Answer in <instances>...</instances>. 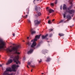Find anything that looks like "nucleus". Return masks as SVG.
<instances>
[{
  "instance_id": "10",
  "label": "nucleus",
  "mask_w": 75,
  "mask_h": 75,
  "mask_svg": "<svg viewBox=\"0 0 75 75\" xmlns=\"http://www.w3.org/2000/svg\"><path fill=\"white\" fill-rule=\"evenodd\" d=\"M33 29H31L30 30V31L31 32V34H32V35H33L34 34H35V33H36L35 31L34 30L33 31Z\"/></svg>"
},
{
  "instance_id": "21",
  "label": "nucleus",
  "mask_w": 75,
  "mask_h": 75,
  "mask_svg": "<svg viewBox=\"0 0 75 75\" xmlns=\"http://www.w3.org/2000/svg\"><path fill=\"white\" fill-rule=\"evenodd\" d=\"M28 65H29L31 67H33V68H34V66H33V65H30V64H31V63L30 62H28Z\"/></svg>"
},
{
  "instance_id": "26",
  "label": "nucleus",
  "mask_w": 75,
  "mask_h": 75,
  "mask_svg": "<svg viewBox=\"0 0 75 75\" xmlns=\"http://www.w3.org/2000/svg\"><path fill=\"white\" fill-rule=\"evenodd\" d=\"M40 46V44L39 43L36 46V48H38V47H39Z\"/></svg>"
},
{
  "instance_id": "52",
  "label": "nucleus",
  "mask_w": 75,
  "mask_h": 75,
  "mask_svg": "<svg viewBox=\"0 0 75 75\" xmlns=\"http://www.w3.org/2000/svg\"><path fill=\"white\" fill-rule=\"evenodd\" d=\"M42 75H43V74H44V73H42Z\"/></svg>"
},
{
  "instance_id": "16",
  "label": "nucleus",
  "mask_w": 75,
  "mask_h": 75,
  "mask_svg": "<svg viewBox=\"0 0 75 75\" xmlns=\"http://www.w3.org/2000/svg\"><path fill=\"white\" fill-rule=\"evenodd\" d=\"M48 34H47L45 36L42 35V39H45V38H46V37H47L48 36Z\"/></svg>"
},
{
  "instance_id": "31",
  "label": "nucleus",
  "mask_w": 75,
  "mask_h": 75,
  "mask_svg": "<svg viewBox=\"0 0 75 75\" xmlns=\"http://www.w3.org/2000/svg\"><path fill=\"white\" fill-rule=\"evenodd\" d=\"M27 16H28V15H26V16H25L23 17H24V18H27Z\"/></svg>"
},
{
  "instance_id": "37",
  "label": "nucleus",
  "mask_w": 75,
  "mask_h": 75,
  "mask_svg": "<svg viewBox=\"0 0 75 75\" xmlns=\"http://www.w3.org/2000/svg\"><path fill=\"white\" fill-rule=\"evenodd\" d=\"M55 21V19H53V20H52V22H53V21Z\"/></svg>"
},
{
  "instance_id": "24",
  "label": "nucleus",
  "mask_w": 75,
  "mask_h": 75,
  "mask_svg": "<svg viewBox=\"0 0 75 75\" xmlns=\"http://www.w3.org/2000/svg\"><path fill=\"white\" fill-rule=\"evenodd\" d=\"M38 16H40L41 15V12H39L38 13Z\"/></svg>"
},
{
  "instance_id": "3",
  "label": "nucleus",
  "mask_w": 75,
  "mask_h": 75,
  "mask_svg": "<svg viewBox=\"0 0 75 75\" xmlns=\"http://www.w3.org/2000/svg\"><path fill=\"white\" fill-rule=\"evenodd\" d=\"M6 45V43L1 40H0V49L3 48Z\"/></svg>"
},
{
  "instance_id": "4",
  "label": "nucleus",
  "mask_w": 75,
  "mask_h": 75,
  "mask_svg": "<svg viewBox=\"0 0 75 75\" xmlns=\"http://www.w3.org/2000/svg\"><path fill=\"white\" fill-rule=\"evenodd\" d=\"M19 67L20 66L18 65H16L15 64L13 65L12 67V69H13V71H14V72H16V68H18V67Z\"/></svg>"
},
{
  "instance_id": "28",
  "label": "nucleus",
  "mask_w": 75,
  "mask_h": 75,
  "mask_svg": "<svg viewBox=\"0 0 75 75\" xmlns=\"http://www.w3.org/2000/svg\"><path fill=\"white\" fill-rule=\"evenodd\" d=\"M28 22L29 23H31V21H30V20L28 19Z\"/></svg>"
},
{
  "instance_id": "5",
  "label": "nucleus",
  "mask_w": 75,
  "mask_h": 75,
  "mask_svg": "<svg viewBox=\"0 0 75 75\" xmlns=\"http://www.w3.org/2000/svg\"><path fill=\"white\" fill-rule=\"evenodd\" d=\"M41 22L40 21H39L38 20H35L34 21V24L36 26H37V25H38L39 24L41 23Z\"/></svg>"
},
{
  "instance_id": "14",
  "label": "nucleus",
  "mask_w": 75,
  "mask_h": 75,
  "mask_svg": "<svg viewBox=\"0 0 75 75\" xmlns=\"http://www.w3.org/2000/svg\"><path fill=\"white\" fill-rule=\"evenodd\" d=\"M73 0H69L70 4L71 5V7H72V2H73Z\"/></svg>"
},
{
  "instance_id": "20",
  "label": "nucleus",
  "mask_w": 75,
  "mask_h": 75,
  "mask_svg": "<svg viewBox=\"0 0 75 75\" xmlns=\"http://www.w3.org/2000/svg\"><path fill=\"white\" fill-rule=\"evenodd\" d=\"M59 36H60V37H62L64 35V34L63 33H59Z\"/></svg>"
},
{
  "instance_id": "41",
  "label": "nucleus",
  "mask_w": 75,
  "mask_h": 75,
  "mask_svg": "<svg viewBox=\"0 0 75 75\" xmlns=\"http://www.w3.org/2000/svg\"><path fill=\"white\" fill-rule=\"evenodd\" d=\"M69 19H68L66 21H69Z\"/></svg>"
},
{
  "instance_id": "44",
  "label": "nucleus",
  "mask_w": 75,
  "mask_h": 75,
  "mask_svg": "<svg viewBox=\"0 0 75 75\" xmlns=\"http://www.w3.org/2000/svg\"><path fill=\"white\" fill-rule=\"evenodd\" d=\"M60 9H61V10H62V6H61L60 7Z\"/></svg>"
},
{
  "instance_id": "49",
  "label": "nucleus",
  "mask_w": 75,
  "mask_h": 75,
  "mask_svg": "<svg viewBox=\"0 0 75 75\" xmlns=\"http://www.w3.org/2000/svg\"><path fill=\"white\" fill-rule=\"evenodd\" d=\"M23 59H24V60H25V57H24Z\"/></svg>"
},
{
  "instance_id": "45",
  "label": "nucleus",
  "mask_w": 75,
  "mask_h": 75,
  "mask_svg": "<svg viewBox=\"0 0 75 75\" xmlns=\"http://www.w3.org/2000/svg\"><path fill=\"white\" fill-rule=\"evenodd\" d=\"M27 68H29V67H28V66L27 65Z\"/></svg>"
},
{
  "instance_id": "30",
  "label": "nucleus",
  "mask_w": 75,
  "mask_h": 75,
  "mask_svg": "<svg viewBox=\"0 0 75 75\" xmlns=\"http://www.w3.org/2000/svg\"><path fill=\"white\" fill-rule=\"evenodd\" d=\"M39 63H40V62H42V60L40 59V61H39Z\"/></svg>"
},
{
  "instance_id": "8",
  "label": "nucleus",
  "mask_w": 75,
  "mask_h": 75,
  "mask_svg": "<svg viewBox=\"0 0 75 75\" xmlns=\"http://www.w3.org/2000/svg\"><path fill=\"white\" fill-rule=\"evenodd\" d=\"M13 62V60L11 59H10L8 60V62L6 63V65H9L10 64H11V63H12Z\"/></svg>"
},
{
  "instance_id": "55",
  "label": "nucleus",
  "mask_w": 75,
  "mask_h": 75,
  "mask_svg": "<svg viewBox=\"0 0 75 75\" xmlns=\"http://www.w3.org/2000/svg\"><path fill=\"white\" fill-rule=\"evenodd\" d=\"M24 14H25V13H24Z\"/></svg>"
},
{
  "instance_id": "7",
  "label": "nucleus",
  "mask_w": 75,
  "mask_h": 75,
  "mask_svg": "<svg viewBox=\"0 0 75 75\" xmlns=\"http://www.w3.org/2000/svg\"><path fill=\"white\" fill-rule=\"evenodd\" d=\"M41 9V8L40 6H39L38 7L37 6H36L35 7V11H38H38H40V9Z\"/></svg>"
},
{
  "instance_id": "27",
  "label": "nucleus",
  "mask_w": 75,
  "mask_h": 75,
  "mask_svg": "<svg viewBox=\"0 0 75 75\" xmlns=\"http://www.w3.org/2000/svg\"><path fill=\"white\" fill-rule=\"evenodd\" d=\"M63 17H64V18H65L66 17V13H64L63 14Z\"/></svg>"
},
{
  "instance_id": "11",
  "label": "nucleus",
  "mask_w": 75,
  "mask_h": 75,
  "mask_svg": "<svg viewBox=\"0 0 75 75\" xmlns=\"http://www.w3.org/2000/svg\"><path fill=\"white\" fill-rule=\"evenodd\" d=\"M71 8V7H69V8H67L66 9V11L67 13H69V11H70V9Z\"/></svg>"
},
{
  "instance_id": "50",
  "label": "nucleus",
  "mask_w": 75,
  "mask_h": 75,
  "mask_svg": "<svg viewBox=\"0 0 75 75\" xmlns=\"http://www.w3.org/2000/svg\"><path fill=\"white\" fill-rule=\"evenodd\" d=\"M15 45V44H13V45Z\"/></svg>"
},
{
  "instance_id": "46",
  "label": "nucleus",
  "mask_w": 75,
  "mask_h": 75,
  "mask_svg": "<svg viewBox=\"0 0 75 75\" xmlns=\"http://www.w3.org/2000/svg\"><path fill=\"white\" fill-rule=\"evenodd\" d=\"M49 8H48V7H47V9H48Z\"/></svg>"
},
{
  "instance_id": "17",
  "label": "nucleus",
  "mask_w": 75,
  "mask_h": 75,
  "mask_svg": "<svg viewBox=\"0 0 75 75\" xmlns=\"http://www.w3.org/2000/svg\"><path fill=\"white\" fill-rule=\"evenodd\" d=\"M67 8V6H66V5L65 4H64L63 5V10H66Z\"/></svg>"
},
{
  "instance_id": "33",
  "label": "nucleus",
  "mask_w": 75,
  "mask_h": 75,
  "mask_svg": "<svg viewBox=\"0 0 75 75\" xmlns=\"http://www.w3.org/2000/svg\"><path fill=\"white\" fill-rule=\"evenodd\" d=\"M74 25H72V26H70V28H72V27H74Z\"/></svg>"
},
{
  "instance_id": "39",
  "label": "nucleus",
  "mask_w": 75,
  "mask_h": 75,
  "mask_svg": "<svg viewBox=\"0 0 75 75\" xmlns=\"http://www.w3.org/2000/svg\"><path fill=\"white\" fill-rule=\"evenodd\" d=\"M57 3V1L56 0L55 2V4H56Z\"/></svg>"
},
{
  "instance_id": "9",
  "label": "nucleus",
  "mask_w": 75,
  "mask_h": 75,
  "mask_svg": "<svg viewBox=\"0 0 75 75\" xmlns=\"http://www.w3.org/2000/svg\"><path fill=\"white\" fill-rule=\"evenodd\" d=\"M74 12H75V11H74V10H70L69 12V13L70 14H72L74 13Z\"/></svg>"
},
{
  "instance_id": "22",
  "label": "nucleus",
  "mask_w": 75,
  "mask_h": 75,
  "mask_svg": "<svg viewBox=\"0 0 75 75\" xmlns=\"http://www.w3.org/2000/svg\"><path fill=\"white\" fill-rule=\"evenodd\" d=\"M26 13L28 14L29 13V8H28L26 9Z\"/></svg>"
},
{
  "instance_id": "25",
  "label": "nucleus",
  "mask_w": 75,
  "mask_h": 75,
  "mask_svg": "<svg viewBox=\"0 0 75 75\" xmlns=\"http://www.w3.org/2000/svg\"><path fill=\"white\" fill-rule=\"evenodd\" d=\"M48 23L50 24H52V22H51V21H50V20H49L48 22Z\"/></svg>"
},
{
  "instance_id": "6",
  "label": "nucleus",
  "mask_w": 75,
  "mask_h": 75,
  "mask_svg": "<svg viewBox=\"0 0 75 75\" xmlns=\"http://www.w3.org/2000/svg\"><path fill=\"white\" fill-rule=\"evenodd\" d=\"M6 71L7 72H12V71H13V69H11V67H9L6 69Z\"/></svg>"
},
{
  "instance_id": "53",
  "label": "nucleus",
  "mask_w": 75,
  "mask_h": 75,
  "mask_svg": "<svg viewBox=\"0 0 75 75\" xmlns=\"http://www.w3.org/2000/svg\"><path fill=\"white\" fill-rule=\"evenodd\" d=\"M47 42H50V41H47Z\"/></svg>"
},
{
  "instance_id": "2",
  "label": "nucleus",
  "mask_w": 75,
  "mask_h": 75,
  "mask_svg": "<svg viewBox=\"0 0 75 75\" xmlns=\"http://www.w3.org/2000/svg\"><path fill=\"white\" fill-rule=\"evenodd\" d=\"M41 35H37L35 36V38L34 40H32L31 41V42H33V43L31 46V49L28 52L27 54H31L33 52V50L35 49V47L36 46V42L35 41H37L38 39H39L40 37V36ZM32 48V49H31Z\"/></svg>"
},
{
  "instance_id": "34",
  "label": "nucleus",
  "mask_w": 75,
  "mask_h": 75,
  "mask_svg": "<svg viewBox=\"0 0 75 75\" xmlns=\"http://www.w3.org/2000/svg\"><path fill=\"white\" fill-rule=\"evenodd\" d=\"M15 35H16L14 33L13 34V37H15Z\"/></svg>"
},
{
  "instance_id": "19",
  "label": "nucleus",
  "mask_w": 75,
  "mask_h": 75,
  "mask_svg": "<svg viewBox=\"0 0 75 75\" xmlns=\"http://www.w3.org/2000/svg\"><path fill=\"white\" fill-rule=\"evenodd\" d=\"M48 52V50H43L42 51V52H45V53H46Z\"/></svg>"
},
{
  "instance_id": "12",
  "label": "nucleus",
  "mask_w": 75,
  "mask_h": 75,
  "mask_svg": "<svg viewBox=\"0 0 75 75\" xmlns=\"http://www.w3.org/2000/svg\"><path fill=\"white\" fill-rule=\"evenodd\" d=\"M48 11L49 13H53V12H54V11L52 9H49L48 10Z\"/></svg>"
},
{
  "instance_id": "15",
  "label": "nucleus",
  "mask_w": 75,
  "mask_h": 75,
  "mask_svg": "<svg viewBox=\"0 0 75 75\" xmlns=\"http://www.w3.org/2000/svg\"><path fill=\"white\" fill-rule=\"evenodd\" d=\"M67 18H68V19H69V20H71V19H72V18L71 17V16H70V15H67Z\"/></svg>"
},
{
  "instance_id": "54",
  "label": "nucleus",
  "mask_w": 75,
  "mask_h": 75,
  "mask_svg": "<svg viewBox=\"0 0 75 75\" xmlns=\"http://www.w3.org/2000/svg\"><path fill=\"white\" fill-rule=\"evenodd\" d=\"M23 42H25V41H23Z\"/></svg>"
},
{
  "instance_id": "47",
  "label": "nucleus",
  "mask_w": 75,
  "mask_h": 75,
  "mask_svg": "<svg viewBox=\"0 0 75 75\" xmlns=\"http://www.w3.org/2000/svg\"><path fill=\"white\" fill-rule=\"evenodd\" d=\"M36 1H39L40 0H36Z\"/></svg>"
},
{
  "instance_id": "29",
  "label": "nucleus",
  "mask_w": 75,
  "mask_h": 75,
  "mask_svg": "<svg viewBox=\"0 0 75 75\" xmlns=\"http://www.w3.org/2000/svg\"><path fill=\"white\" fill-rule=\"evenodd\" d=\"M63 22H64V21H63L62 20L59 22V23H63Z\"/></svg>"
},
{
  "instance_id": "23",
  "label": "nucleus",
  "mask_w": 75,
  "mask_h": 75,
  "mask_svg": "<svg viewBox=\"0 0 75 75\" xmlns=\"http://www.w3.org/2000/svg\"><path fill=\"white\" fill-rule=\"evenodd\" d=\"M26 45H28V46H30V45H31V43L29 42H28L26 44Z\"/></svg>"
},
{
  "instance_id": "48",
  "label": "nucleus",
  "mask_w": 75,
  "mask_h": 75,
  "mask_svg": "<svg viewBox=\"0 0 75 75\" xmlns=\"http://www.w3.org/2000/svg\"><path fill=\"white\" fill-rule=\"evenodd\" d=\"M31 72H33V69H32V70H31Z\"/></svg>"
},
{
  "instance_id": "13",
  "label": "nucleus",
  "mask_w": 75,
  "mask_h": 75,
  "mask_svg": "<svg viewBox=\"0 0 75 75\" xmlns=\"http://www.w3.org/2000/svg\"><path fill=\"white\" fill-rule=\"evenodd\" d=\"M47 59L46 60V62H49L51 61V59L50 57H48L47 58Z\"/></svg>"
},
{
  "instance_id": "40",
  "label": "nucleus",
  "mask_w": 75,
  "mask_h": 75,
  "mask_svg": "<svg viewBox=\"0 0 75 75\" xmlns=\"http://www.w3.org/2000/svg\"><path fill=\"white\" fill-rule=\"evenodd\" d=\"M2 65L0 64V67H1Z\"/></svg>"
},
{
  "instance_id": "35",
  "label": "nucleus",
  "mask_w": 75,
  "mask_h": 75,
  "mask_svg": "<svg viewBox=\"0 0 75 75\" xmlns=\"http://www.w3.org/2000/svg\"><path fill=\"white\" fill-rule=\"evenodd\" d=\"M52 34H50V37H52Z\"/></svg>"
},
{
  "instance_id": "51",
  "label": "nucleus",
  "mask_w": 75,
  "mask_h": 75,
  "mask_svg": "<svg viewBox=\"0 0 75 75\" xmlns=\"http://www.w3.org/2000/svg\"><path fill=\"white\" fill-rule=\"evenodd\" d=\"M49 18V17H47V19H48Z\"/></svg>"
},
{
  "instance_id": "36",
  "label": "nucleus",
  "mask_w": 75,
  "mask_h": 75,
  "mask_svg": "<svg viewBox=\"0 0 75 75\" xmlns=\"http://www.w3.org/2000/svg\"><path fill=\"white\" fill-rule=\"evenodd\" d=\"M51 6H54V4L51 3Z\"/></svg>"
},
{
  "instance_id": "38",
  "label": "nucleus",
  "mask_w": 75,
  "mask_h": 75,
  "mask_svg": "<svg viewBox=\"0 0 75 75\" xmlns=\"http://www.w3.org/2000/svg\"><path fill=\"white\" fill-rule=\"evenodd\" d=\"M7 75H13V73H11L9 74H8Z\"/></svg>"
},
{
  "instance_id": "43",
  "label": "nucleus",
  "mask_w": 75,
  "mask_h": 75,
  "mask_svg": "<svg viewBox=\"0 0 75 75\" xmlns=\"http://www.w3.org/2000/svg\"><path fill=\"white\" fill-rule=\"evenodd\" d=\"M35 0H33V3H34V2H35Z\"/></svg>"
},
{
  "instance_id": "18",
  "label": "nucleus",
  "mask_w": 75,
  "mask_h": 75,
  "mask_svg": "<svg viewBox=\"0 0 75 75\" xmlns=\"http://www.w3.org/2000/svg\"><path fill=\"white\" fill-rule=\"evenodd\" d=\"M8 74V73L7 72V71H5L3 74V75H7Z\"/></svg>"
},
{
  "instance_id": "1",
  "label": "nucleus",
  "mask_w": 75,
  "mask_h": 75,
  "mask_svg": "<svg viewBox=\"0 0 75 75\" xmlns=\"http://www.w3.org/2000/svg\"><path fill=\"white\" fill-rule=\"evenodd\" d=\"M21 48V46L18 45L15 47H14L11 49H10V48H8L6 50L7 53L10 55V58H13V60L14 62H15L16 64H19V65L21 64V62L18 60L19 55H17V56H14L13 55H11V54H13V51H14L15 52V54L20 55V53L18 52V49Z\"/></svg>"
},
{
  "instance_id": "32",
  "label": "nucleus",
  "mask_w": 75,
  "mask_h": 75,
  "mask_svg": "<svg viewBox=\"0 0 75 75\" xmlns=\"http://www.w3.org/2000/svg\"><path fill=\"white\" fill-rule=\"evenodd\" d=\"M49 31H52V30H53V29H50L49 30Z\"/></svg>"
},
{
  "instance_id": "42",
  "label": "nucleus",
  "mask_w": 75,
  "mask_h": 75,
  "mask_svg": "<svg viewBox=\"0 0 75 75\" xmlns=\"http://www.w3.org/2000/svg\"><path fill=\"white\" fill-rule=\"evenodd\" d=\"M27 39L28 40V39H29V37H27Z\"/></svg>"
}]
</instances>
